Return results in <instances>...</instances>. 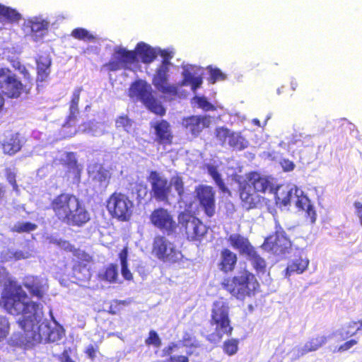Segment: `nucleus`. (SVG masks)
Masks as SVG:
<instances>
[{"label": "nucleus", "instance_id": "obj_11", "mask_svg": "<svg viewBox=\"0 0 362 362\" xmlns=\"http://www.w3.org/2000/svg\"><path fill=\"white\" fill-rule=\"evenodd\" d=\"M170 66L168 62H161L156 69L152 78V84L156 89L163 94V98L168 100H173L179 96V88L177 85L168 83Z\"/></svg>", "mask_w": 362, "mask_h": 362}, {"label": "nucleus", "instance_id": "obj_15", "mask_svg": "<svg viewBox=\"0 0 362 362\" xmlns=\"http://www.w3.org/2000/svg\"><path fill=\"white\" fill-rule=\"evenodd\" d=\"M195 199L199 206L208 217H212L216 213V191L214 187L206 185H199L195 187Z\"/></svg>", "mask_w": 362, "mask_h": 362}, {"label": "nucleus", "instance_id": "obj_52", "mask_svg": "<svg viewBox=\"0 0 362 362\" xmlns=\"http://www.w3.org/2000/svg\"><path fill=\"white\" fill-rule=\"evenodd\" d=\"M54 243L67 252H71L74 255V251H80L78 249H75L74 246L70 243L69 241L65 240H55Z\"/></svg>", "mask_w": 362, "mask_h": 362}, {"label": "nucleus", "instance_id": "obj_8", "mask_svg": "<svg viewBox=\"0 0 362 362\" xmlns=\"http://www.w3.org/2000/svg\"><path fill=\"white\" fill-rule=\"evenodd\" d=\"M151 252L157 259L168 264L178 263L183 258L181 250L163 235L155 236L152 243Z\"/></svg>", "mask_w": 362, "mask_h": 362}, {"label": "nucleus", "instance_id": "obj_33", "mask_svg": "<svg viewBox=\"0 0 362 362\" xmlns=\"http://www.w3.org/2000/svg\"><path fill=\"white\" fill-rule=\"evenodd\" d=\"M309 264V260L307 258H303L299 256L297 258L291 260L286 269L284 270V276L289 278L293 273L302 274L306 270Z\"/></svg>", "mask_w": 362, "mask_h": 362}, {"label": "nucleus", "instance_id": "obj_25", "mask_svg": "<svg viewBox=\"0 0 362 362\" xmlns=\"http://www.w3.org/2000/svg\"><path fill=\"white\" fill-rule=\"evenodd\" d=\"M328 338L329 337L325 335H316L310 338L303 347L298 348L295 350L296 354L294 358H299L309 352L318 350L327 343Z\"/></svg>", "mask_w": 362, "mask_h": 362}, {"label": "nucleus", "instance_id": "obj_1", "mask_svg": "<svg viewBox=\"0 0 362 362\" xmlns=\"http://www.w3.org/2000/svg\"><path fill=\"white\" fill-rule=\"evenodd\" d=\"M0 308L11 315L20 317L16 322L21 331L13 332L7 341L10 351L14 353L21 349L25 353L41 343L37 330L40 303L30 300L20 284L11 282L1 291Z\"/></svg>", "mask_w": 362, "mask_h": 362}, {"label": "nucleus", "instance_id": "obj_26", "mask_svg": "<svg viewBox=\"0 0 362 362\" xmlns=\"http://www.w3.org/2000/svg\"><path fill=\"white\" fill-rule=\"evenodd\" d=\"M238 257L228 248H223L220 253L218 269L224 274L231 273L236 267Z\"/></svg>", "mask_w": 362, "mask_h": 362}, {"label": "nucleus", "instance_id": "obj_19", "mask_svg": "<svg viewBox=\"0 0 362 362\" xmlns=\"http://www.w3.org/2000/svg\"><path fill=\"white\" fill-rule=\"evenodd\" d=\"M78 198L72 193L62 192L55 196L50 202L49 208L57 218L61 221Z\"/></svg>", "mask_w": 362, "mask_h": 362}, {"label": "nucleus", "instance_id": "obj_63", "mask_svg": "<svg viewBox=\"0 0 362 362\" xmlns=\"http://www.w3.org/2000/svg\"><path fill=\"white\" fill-rule=\"evenodd\" d=\"M71 351V348L66 349L63 351L61 356L59 357V359L61 361V362H75L72 361L70 357Z\"/></svg>", "mask_w": 362, "mask_h": 362}, {"label": "nucleus", "instance_id": "obj_10", "mask_svg": "<svg viewBox=\"0 0 362 362\" xmlns=\"http://www.w3.org/2000/svg\"><path fill=\"white\" fill-rule=\"evenodd\" d=\"M261 247L274 256H281L291 251L292 242L284 228L276 224L275 230L264 238Z\"/></svg>", "mask_w": 362, "mask_h": 362}, {"label": "nucleus", "instance_id": "obj_23", "mask_svg": "<svg viewBox=\"0 0 362 362\" xmlns=\"http://www.w3.org/2000/svg\"><path fill=\"white\" fill-rule=\"evenodd\" d=\"M22 287H25L32 297L42 300L47 290L46 284L42 283V279L34 275H28L23 278Z\"/></svg>", "mask_w": 362, "mask_h": 362}, {"label": "nucleus", "instance_id": "obj_47", "mask_svg": "<svg viewBox=\"0 0 362 362\" xmlns=\"http://www.w3.org/2000/svg\"><path fill=\"white\" fill-rule=\"evenodd\" d=\"M195 342L196 337H194L192 331H185L183 332L182 338L181 340V343L183 346L189 348L197 346Z\"/></svg>", "mask_w": 362, "mask_h": 362}, {"label": "nucleus", "instance_id": "obj_64", "mask_svg": "<svg viewBox=\"0 0 362 362\" xmlns=\"http://www.w3.org/2000/svg\"><path fill=\"white\" fill-rule=\"evenodd\" d=\"M354 206L356 209V215L358 218L360 223L362 226V203L359 202H354Z\"/></svg>", "mask_w": 362, "mask_h": 362}, {"label": "nucleus", "instance_id": "obj_60", "mask_svg": "<svg viewBox=\"0 0 362 362\" xmlns=\"http://www.w3.org/2000/svg\"><path fill=\"white\" fill-rule=\"evenodd\" d=\"M121 273L124 279L127 281L133 280V274L128 268V264L121 265Z\"/></svg>", "mask_w": 362, "mask_h": 362}, {"label": "nucleus", "instance_id": "obj_50", "mask_svg": "<svg viewBox=\"0 0 362 362\" xmlns=\"http://www.w3.org/2000/svg\"><path fill=\"white\" fill-rule=\"evenodd\" d=\"M8 282V284H5L2 291L5 287H8L11 284V282L18 284L16 281L12 280L10 278V273L7 269L4 267H0V283Z\"/></svg>", "mask_w": 362, "mask_h": 362}, {"label": "nucleus", "instance_id": "obj_24", "mask_svg": "<svg viewBox=\"0 0 362 362\" xmlns=\"http://www.w3.org/2000/svg\"><path fill=\"white\" fill-rule=\"evenodd\" d=\"M37 81H45L49 74L52 65V58L48 52H43L38 54L35 58Z\"/></svg>", "mask_w": 362, "mask_h": 362}, {"label": "nucleus", "instance_id": "obj_62", "mask_svg": "<svg viewBox=\"0 0 362 362\" xmlns=\"http://www.w3.org/2000/svg\"><path fill=\"white\" fill-rule=\"evenodd\" d=\"M281 165L286 172L292 171L295 168L294 163L288 159H283L281 161Z\"/></svg>", "mask_w": 362, "mask_h": 362}, {"label": "nucleus", "instance_id": "obj_43", "mask_svg": "<svg viewBox=\"0 0 362 362\" xmlns=\"http://www.w3.org/2000/svg\"><path fill=\"white\" fill-rule=\"evenodd\" d=\"M118 277L117 266L115 264H109L103 274V280L109 283H115Z\"/></svg>", "mask_w": 362, "mask_h": 362}, {"label": "nucleus", "instance_id": "obj_3", "mask_svg": "<svg viewBox=\"0 0 362 362\" xmlns=\"http://www.w3.org/2000/svg\"><path fill=\"white\" fill-rule=\"evenodd\" d=\"M272 189V183L269 177L257 171L248 172L239 187L243 206L247 210L257 208L264 200L261 194Z\"/></svg>", "mask_w": 362, "mask_h": 362}, {"label": "nucleus", "instance_id": "obj_31", "mask_svg": "<svg viewBox=\"0 0 362 362\" xmlns=\"http://www.w3.org/2000/svg\"><path fill=\"white\" fill-rule=\"evenodd\" d=\"M31 35L35 41L42 39L47 35L49 22L45 19L35 18L29 21Z\"/></svg>", "mask_w": 362, "mask_h": 362}, {"label": "nucleus", "instance_id": "obj_36", "mask_svg": "<svg viewBox=\"0 0 362 362\" xmlns=\"http://www.w3.org/2000/svg\"><path fill=\"white\" fill-rule=\"evenodd\" d=\"M0 19L13 23L21 19V15L15 8L0 4Z\"/></svg>", "mask_w": 362, "mask_h": 362}, {"label": "nucleus", "instance_id": "obj_34", "mask_svg": "<svg viewBox=\"0 0 362 362\" xmlns=\"http://www.w3.org/2000/svg\"><path fill=\"white\" fill-rule=\"evenodd\" d=\"M294 194L296 199L295 201L296 206L299 210L305 211L307 216L310 218L311 222L314 223L316 220V212L310 204L309 199L305 195H303L302 192H300V195L298 194V193Z\"/></svg>", "mask_w": 362, "mask_h": 362}, {"label": "nucleus", "instance_id": "obj_44", "mask_svg": "<svg viewBox=\"0 0 362 362\" xmlns=\"http://www.w3.org/2000/svg\"><path fill=\"white\" fill-rule=\"evenodd\" d=\"M133 120L127 115H123L116 118L115 126L117 128H123L126 132H129L133 124Z\"/></svg>", "mask_w": 362, "mask_h": 362}, {"label": "nucleus", "instance_id": "obj_37", "mask_svg": "<svg viewBox=\"0 0 362 362\" xmlns=\"http://www.w3.org/2000/svg\"><path fill=\"white\" fill-rule=\"evenodd\" d=\"M63 165L67 168L69 173H71L77 176L80 175L81 169L74 152H67L66 153V160Z\"/></svg>", "mask_w": 362, "mask_h": 362}, {"label": "nucleus", "instance_id": "obj_41", "mask_svg": "<svg viewBox=\"0 0 362 362\" xmlns=\"http://www.w3.org/2000/svg\"><path fill=\"white\" fill-rule=\"evenodd\" d=\"M37 228V226L31 222H18L11 228V231L17 233H28L35 230Z\"/></svg>", "mask_w": 362, "mask_h": 362}, {"label": "nucleus", "instance_id": "obj_17", "mask_svg": "<svg viewBox=\"0 0 362 362\" xmlns=\"http://www.w3.org/2000/svg\"><path fill=\"white\" fill-rule=\"evenodd\" d=\"M76 260L72 267L74 276L78 281H86L90 277V264L93 259L90 255L85 251H74Z\"/></svg>", "mask_w": 362, "mask_h": 362}, {"label": "nucleus", "instance_id": "obj_27", "mask_svg": "<svg viewBox=\"0 0 362 362\" xmlns=\"http://www.w3.org/2000/svg\"><path fill=\"white\" fill-rule=\"evenodd\" d=\"M82 90V87H77L73 91L71 98L69 102V115L66 117L65 122L62 124L63 128L72 127L73 124L71 122L76 120L77 115L79 112L78 103Z\"/></svg>", "mask_w": 362, "mask_h": 362}, {"label": "nucleus", "instance_id": "obj_4", "mask_svg": "<svg viewBox=\"0 0 362 362\" xmlns=\"http://www.w3.org/2000/svg\"><path fill=\"white\" fill-rule=\"evenodd\" d=\"M221 286L232 298L240 301L255 297L260 291L256 276L246 269L236 275L223 278Z\"/></svg>", "mask_w": 362, "mask_h": 362}, {"label": "nucleus", "instance_id": "obj_20", "mask_svg": "<svg viewBox=\"0 0 362 362\" xmlns=\"http://www.w3.org/2000/svg\"><path fill=\"white\" fill-rule=\"evenodd\" d=\"M216 136L222 144H225L228 139V145L236 151H242L248 146V141L240 133L231 132L230 129L223 127L216 129Z\"/></svg>", "mask_w": 362, "mask_h": 362}, {"label": "nucleus", "instance_id": "obj_54", "mask_svg": "<svg viewBox=\"0 0 362 362\" xmlns=\"http://www.w3.org/2000/svg\"><path fill=\"white\" fill-rule=\"evenodd\" d=\"M16 173L12 172L10 168L6 169V178L8 182L13 187L14 190H18V186L16 182Z\"/></svg>", "mask_w": 362, "mask_h": 362}, {"label": "nucleus", "instance_id": "obj_48", "mask_svg": "<svg viewBox=\"0 0 362 362\" xmlns=\"http://www.w3.org/2000/svg\"><path fill=\"white\" fill-rule=\"evenodd\" d=\"M10 324L6 317L0 315V341L5 339L9 333Z\"/></svg>", "mask_w": 362, "mask_h": 362}, {"label": "nucleus", "instance_id": "obj_28", "mask_svg": "<svg viewBox=\"0 0 362 362\" xmlns=\"http://www.w3.org/2000/svg\"><path fill=\"white\" fill-rule=\"evenodd\" d=\"M21 142L18 134H8L6 135L1 141V148L4 153L13 156L21 151Z\"/></svg>", "mask_w": 362, "mask_h": 362}, {"label": "nucleus", "instance_id": "obj_12", "mask_svg": "<svg viewBox=\"0 0 362 362\" xmlns=\"http://www.w3.org/2000/svg\"><path fill=\"white\" fill-rule=\"evenodd\" d=\"M179 224L181 231L190 242H201L208 233L209 228L199 218L189 214H181Z\"/></svg>", "mask_w": 362, "mask_h": 362}, {"label": "nucleus", "instance_id": "obj_40", "mask_svg": "<svg viewBox=\"0 0 362 362\" xmlns=\"http://www.w3.org/2000/svg\"><path fill=\"white\" fill-rule=\"evenodd\" d=\"M71 35L78 40L93 42L95 37L88 30L83 28H76L71 31Z\"/></svg>", "mask_w": 362, "mask_h": 362}, {"label": "nucleus", "instance_id": "obj_9", "mask_svg": "<svg viewBox=\"0 0 362 362\" xmlns=\"http://www.w3.org/2000/svg\"><path fill=\"white\" fill-rule=\"evenodd\" d=\"M30 88L23 84L9 68H0V94L10 99H17L23 93L28 94Z\"/></svg>", "mask_w": 362, "mask_h": 362}, {"label": "nucleus", "instance_id": "obj_57", "mask_svg": "<svg viewBox=\"0 0 362 362\" xmlns=\"http://www.w3.org/2000/svg\"><path fill=\"white\" fill-rule=\"evenodd\" d=\"M349 328L354 329V332L347 333L349 336L354 335L357 332L362 329V320L352 321L348 325Z\"/></svg>", "mask_w": 362, "mask_h": 362}, {"label": "nucleus", "instance_id": "obj_5", "mask_svg": "<svg viewBox=\"0 0 362 362\" xmlns=\"http://www.w3.org/2000/svg\"><path fill=\"white\" fill-rule=\"evenodd\" d=\"M209 325L214 327L213 332L206 331V339L211 343L220 342L224 335H232L233 327L230 318V306L226 300L221 299L213 303Z\"/></svg>", "mask_w": 362, "mask_h": 362}, {"label": "nucleus", "instance_id": "obj_45", "mask_svg": "<svg viewBox=\"0 0 362 362\" xmlns=\"http://www.w3.org/2000/svg\"><path fill=\"white\" fill-rule=\"evenodd\" d=\"M169 183L171 187H173L177 192L179 197H182L185 194V187L182 178L180 176H174L171 178Z\"/></svg>", "mask_w": 362, "mask_h": 362}, {"label": "nucleus", "instance_id": "obj_46", "mask_svg": "<svg viewBox=\"0 0 362 362\" xmlns=\"http://www.w3.org/2000/svg\"><path fill=\"white\" fill-rule=\"evenodd\" d=\"M161 339L155 330H150L148 337L145 339V344L147 346H153L154 347H159L161 345Z\"/></svg>", "mask_w": 362, "mask_h": 362}, {"label": "nucleus", "instance_id": "obj_59", "mask_svg": "<svg viewBox=\"0 0 362 362\" xmlns=\"http://www.w3.org/2000/svg\"><path fill=\"white\" fill-rule=\"evenodd\" d=\"M358 341L356 339H350L345 343L340 345L338 348V351L339 352H344L349 349H350L351 347H353L354 345L357 344Z\"/></svg>", "mask_w": 362, "mask_h": 362}, {"label": "nucleus", "instance_id": "obj_21", "mask_svg": "<svg viewBox=\"0 0 362 362\" xmlns=\"http://www.w3.org/2000/svg\"><path fill=\"white\" fill-rule=\"evenodd\" d=\"M151 127L154 130V141L163 146H170L173 143L174 134L171 125L166 119H160L151 123Z\"/></svg>", "mask_w": 362, "mask_h": 362}, {"label": "nucleus", "instance_id": "obj_51", "mask_svg": "<svg viewBox=\"0 0 362 362\" xmlns=\"http://www.w3.org/2000/svg\"><path fill=\"white\" fill-rule=\"evenodd\" d=\"M179 348L177 342H170L162 349V356L169 358L173 356V354Z\"/></svg>", "mask_w": 362, "mask_h": 362}, {"label": "nucleus", "instance_id": "obj_42", "mask_svg": "<svg viewBox=\"0 0 362 362\" xmlns=\"http://www.w3.org/2000/svg\"><path fill=\"white\" fill-rule=\"evenodd\" d=\"M239 339L235 338L228 339L223 341L222 349L228 356H233L238 351Z\"/></svg>", "mask_w": 362, "mask_h": 362}, {"label": "nucleus", "instance_id": "obj_53", "mask_svg": "<svg viewBox=\"0 0 362 362\" xmlns=\"http://www.w3.org/2000/svg\"><path fill=\"white\" fill-rule=\"evenodd\" d=\"M192 354V351H187L186 355L173 356L167 358L163 362H189V356Z\"/></svg>", "mask_w": 362, "mask_h": 362}, {"label": "nucleus", "instance_id": "obj_13", "mask_svg": "<svg viewBox=\"0 0 362 362\" xmlns=\"http://www.w3.org/2000/svg\"><path fill=\"white\" fill-rule=\"evenodd\" d=\"M148 218L153 226L168 235H173L177 231V223L168 209L161 206L154 209Z\"/></svg>", "mask_w": 362, "mask_h": 362}, {"label": "nucleus", "instance_id": "obj_6", "mask_svg": "<svg viewBox=\"0 0 362 362\" xmlns=\"http://www.w3.org/2000/svg\"><path fill=\"white\" fill-rule=\"evenodd\" d=\"M129 96L142 103L151 112L159 117L166 114V109L154 95L151 86L145 80L137 79L132 82L129 88Z\"/></svg>", "mask_w": 362, "mask_h": 362}, {"label": "nucleus", "instance_id": "obj_7", "mask_svg": "<svg viewBox=\"0 0 362 362\" xmlns=\"http://www.w3.org/2000/svg\"><path fill=\"white\" fill-rule=\"evenodd\" d=\"M106 208L112 218L125 222L131 219L134 203L127 194L121 192H114L106 201Z\"/></svg>", "mask_w": 362, "mask_h": 362}, {"label": "nucleus", "instance_id": "obj_30", "mask_svg": "<svg viewBox=\"0 0 362 362\" xmlns=\"http://www.w3.org/2000/svg\"><path fill=\"white\" fill-rule=\"evenodd\" d=\"M37 330L41 337V342H55L60 340L63 337V332L58 328H51L48 324L42 323L37 325Z\"/></svg>", "mask_w": 362, "mask_h": 362}, {"label": "nucleus", "instance_id": "obj_55", "mask_svg": "<svg viewBox=\"0 0 362 362\" xmlns=\"http://www.w3.org/2000/svg\"><path fill=\"white\" fill-rule=\"evenodd\" d=\"M18 66H15V69L23 76V78L28 83L32 84V77L29 71L24 65L21 64L20 62H18Z\"/></svg>", "mask_w": 362, "mask_h": 362}, {"label": "nucleus", "instance_id": "obj_61", "mask_svg": "<svg viewBox=\"0 0 362 362\" xmlns=\"http://www.w3.org/2000/svg\"><path fill=\"white\" fill-rule=\"evenodd\" d=\"M26 257H27V256L23 251L17 250V251H14V252H10V255H9L8 258L7 259V260H11V259L21 260V259H23Z\"/></svg>", "mask_w": 362, "mask_h": 362}, {"label": "nucleus", "instance_id": "obj_56", "mask_svg": "<svg viewBox=\"0 0 362 362\" xmlns=\"http://www.w3.org/2000/svg\"><path fill=\"white\" fill-rule=\"evenodd\" d=\"M182 79L180 83V86H187L194 77V75L189 70H184L182 71Z\"/></svg>", "mask_w": 362, "mask_h": 362}, {"label": "nucleus", "instance_id": "obj_16", "mask_svg": "<svg viewBox=\"0 0 362 362\" xmlns=\"http://www.w3.org/2000/svg\"><path fill=\"white\" fill-rule=\"evenodd\" d=\"M90 220V214L83 202L78 198L62 219L61 222L69 226L83 227Z\"/></svg>", "mask_w": 362, "mask_h": 362}, {"label": "nucleus", "instance_id": "obj_2", "mask_svg": "<svg viewBox=\"0 0 362 362\" xmlns=\"http://www.w3.org/2000/svg\"><path fill=\"white\" fill-rule=\"evenodd\" d=\"M156 58L153 49L144 42L136 44L134 49L128 50L126 48L117 47L115 49L112 59L105 63L103 66L109 71H116L120 69L134 71L132 66L139 67V59L144 64H151Z\"/></svg>", "mask_w": 362, "mask_h": 362}, {"label": "nucleus", "instance_id": "obj_18", "mask_svg": "<svg viewBox=\"0 0 362 362\" xmlns=\"http://www.w3.org/2000/svg\"><path fill=\"white\" fill-rule=\"evenodd\" d=\"M211 124V117L208 115H190L182 119L181 125L187 132L194 137L199 136L204 129Z\"/></svg>", "mask_w": 362, "mask_h": 362}, {"label": "nucleus", "instance_id": "obj_14", "mask_svg": "<svg viewBox=\"0 0 362 362\" xmlns=\"http://www.w3.org/2000/svg\"><path fill=\"white\" fill-rule=\"evenodd\" d=\"M147 180L150 183L151 198L158 202L167 203L171 192V185L165 177L156 170L149 172Z\"/></svg>", "mask_w": 362, "mask_h": 362}, {"label": "nucleus", "instance_id": "obj_29", "mask_svg": "<svg viewBox=\"0 0 362 362\" xmlns=\"http://www.w3.org/2000/svg\"><path fill=\"white\" fill-rule=\"evenodd\" d=\"M228 242L233 248L245 255L254 248L247 238L238 233L231 234L228 238Z\"/></svg>", "mask_w": 362, "mask_h": 362}, {"label": "nucleus", "instance_id": "obj_22", "mask_svg": "<svg viewBox=\"0 0 362 362\" xmlns=\"http://www.w3.org/2000/svg\"><path fill=\"white\" fill-rule=\"evenodd\" d=\"M92 182L95 191L102 192L110 184L111 173L103 165L95 163L92 167Z\"/></svg>", "mask_w": 362, "mask_h": 362}, {"label": "nucleus", "instance_id": "obj_35", "mask_svg": "<svg viewBox=\"0 0 362 362\" xmlns=\"http://www.w3.org/2000/svg\"><path fill=\"white\" fill-rule=\"evenodd\" d=\"M246 256L251 261L253 268L257 273H264L267 267L266 261L260 257L255 247Z\"/></svg>", "mask_w": 362, "mask_h": 362}, {"label": "nucleus", "instance_id": "obj_49", "mask_svg": "<svg viewBox=\"0 0 362 362\" xmlns=\"http://www.w3.org/2000/svg\"><path fill=\"white\" fill-rule=\"evenodd\" d=\"M226 78V75L218 68L209 69V81L211 83H215L218 81H222Z\"/></svg>", "mask_w": 362, "mask_h": 362}, {"label": "nucleus", "instance_id": "obj_39", "mask_svg": "<svg viewBox=\"0 0 362 362\" xmlns=\"http://www.w3.org/2000/svg\"><path fill=\"white\" fill-rule=\"evenodd\" d=\"M191 103L195 104L198 108H200L205 112L214 111L216 110V107L209 102L207 98L204 96H194L191 100Z\"/></svg>", "mask_w": 362, "mask_h": 362}, {"label": "nucleus", "instance_id": "obj_58", "mask_svg": "<svg viewBox=\"0 0 362 362\" xmlns=\"http://www.w3.org/2000/svg\"><path fill=\"white\" fill-rule=\"evenodd\" d=\"M98 351V346H94L93 344H90L87 346L85 354L88 356L91 360H94L96 356V353Z\"/></svg>", "mask_w": 362, "mask_h": 362}, {"label": "nucleus", "instance_id": "obj_38", "mask_svg": "<svg viewBox=\"0 0 362 362\" xmlns=\"http://www.w3.org/2000/svg\"><path fill=\"white\" fill-rule=\"evenodd\" d=\"M205 168L207 169L209 175L213 178L218 188L222 192L227 191V187L221 178V174L218 171L217 167L211 164H206Z\"/></svg>", "mask_w": 362, "mask_h": 362}, {"label": "nucleus", "instance_id": "obj_32", "mask_svg": "<svg viewBox=\"0 0 362 362\" xmlns=\"http://www.w3.org/2000/svg\"><path fill=\"white\" fill-rule=\"evenodd\" d=\"M298 192L296 188L277 187L274 192V199L276 205L286 206L291 204L294 194Z\"/></svg>", "mask_w": 362, "mask_h": 362}]
</instances>
